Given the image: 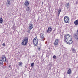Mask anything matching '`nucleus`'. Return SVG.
<instances>
[{"mask_svg":"<svg viewBox=\"0 0 78 78\" xmlns=\"http://www.w3.org/2000/svg\"><path fill=\"white\" fill-rule=\"evenodd\" d=\"M26 10L27 11H30V8L28 7L27 8H26Z\"/></svg>","mask_w":78,"mask_h":78,"instance_id":"4be33fe9","label":"nucleus"},{"mask_svg":"<svg viewBox=\"0 0 78 78\" xmlns=\"http://www.w3.org/2000/svg\"><path fill=\"white\" fill-rule=\"evenodd\" d=\"M5 45V43H4L3 44H2V46L3 47H4V46Z\"/></svg>","mask_w":78,"mask_h":78,"instance_id":"393cba45","label":"nucleus"},{"mask_svg":"<svg viewBox=\"0 0 78 78\" xmlns=\"http://www.w3.org/2000/svg\"><path fill=\"white\" fill-rule=\"evenodd\" d=\"M72 36L69 34H66L64 36V39H65V42L66 44L70 45L72 44Z\"/></svg>","mask_w":78,"mask_h":78,"instance_id":"f257e3e1","label":"nucleus"},{"mask_svg":"<svg viewBox=\"0 0 78 78\" xmlns=\"http://www.w3.org/2000/svg\"><path fill=\"white\" fill-rule=\"evenodd\" d=\"M40 38L42 39H44V34H40Z\"/></svg>","mask_w":78,"mask_h":78,"instance_id":"9d476101","label":"nucleus"},{"mask_svg":"<svg viewBox=\"0 0 78 78\" xmlns=\"http://www.w3.org/2000/svg\"><path fill=\"white\" fill-rule=\"evenodd\" d=\"M61 12V9H58V16H59V14H60V12Z\"/></svg>","mask_w":78,"mask_h":78,"instance_id":"f3484780","label":"nucleus"},{"mask_svg":"<svg viewBox=\"0 0 78 78\" xmlns=\"http://www.w3.org/2000/svg\"><path fill=\"white\" fill-rule=\"evenodd\" d=\"M3 22V19L2 18H0V23H2Z\"/></svg>","mask_w":78,"mask_h":78,"instance_id":"aec40b11","label":"nucleus"},{"mask_svg":"<svg viewBox=\"0 0 78 78\" xmlns=\"http://www.w3.org/2000/svg\"><path fill=\"white\" fill-rule=\"evenodd\" d=\"M29 26L28 28L29 30H32V28H33V25L32 24H29Z\"/></svg>","mask_w":78,"mask_h":78,"instance_id":"1a4fd4ad","label":"nucleus"},{"mask_svg":"<svg viewBox=\"0 0 78 78\" xmlns=\"http://www.w3.org/2000/svg\"><path fill=\"white\" fill-rule=\"evenodd\" d=\"M58 44H59V39H57L55 40L54 42V45L55 46H57Z\"/></svg>","mask_w":78,"mask_h":78,"instance_id":"0eeeda50","label":"nucleus"},{"mask_svg":"<svg viewBox=\"0 0 78 78\" xmlns=\"http://www.w3.org/2000/svg\"><path fill=\"white\" fill-rule=\"evenodd\" d=\"M22 62H20L18 63V65L20 67H21L22 66Z\"/></svg>","mask_w":78,"mask_h":78,"instance_id":"dca6fc26","label":"nucleus"},{"mask_svg":"<svg viewBox=\"0 0 78 78\" xmlns=\"http://www.w3.org/2000/svg\"><path fill=\"white\" fill-rule=\"evenodd\" d=\"M28 37H25L24 39H23L22 41L21 45H24V46H25V45H27L28 44Z\"/></svg>","mask_w":78,"mask_h":78,"instance_id":"f03ea898","label":"nucleus"},{"mask_svg":"<svg viewBox=\"0 0 78 78\" xmlns=\"http://www.w3.org/2000/svg\"><path fill=\"white\" fill-rule=\"evenodd\" d=\"M31 66L32 67H33V66H34V63H32L31 64Z\"/></svg>","mask_w":78,"mask_h":78,"instance_id":"5701e85b","label":"nucleus"},{"mask_svg":"<svg viewBox=\"0 0 78 78\" xmlns=\"http://www.w3.org/2000/svg\"><path fill=\"white\" fill-rule=\"evenodd\" d=\"M78 1H76V4H78Z\"/></svg>","mask_w":78,"mask_h":78,"instance_id":"cd10ccee","label":"nucleus"},{"mask_svg":"<svg viewBox=\"0 0 78 78\" xmlns=\"http://www.w3.org/2000/svg\"><path fill=\"white\" fill-rule=\"evenodd\" d=\"M51 31H52V28L50 26L47 30L46 32L47 33H50Z\"/></svg>","mask_w":78,"mask_h":78,"instance_id":"39448f33","label":"nucleus"},{"mask_svg":"<svg viewBox=\"0 0 78 78\" xmlns=\"http://www.w3.org/2000/svg\"><path fill=\"white\" fill-rule=\"evenodd\" d=\"M53 58H54V59H56V56L54 55L53 56Z\"/></svg>","mask_w":78,"mask_h":78,"instance_id":"b1692460","label":"nucleus"},{"mask_svg":"<svg viewBox=\"0 0 78 78\" xmlns=\"http://www.w3.org/2000/svg\"><path fill=\"white\" fill-rule=\"evenodd\" d=\"M37 48L39 50H41V47L39 46H37Z\"/></svg>","mask_w":78,"mask_h":78,"instance_id":"412c9836","label":"nucleus"},{"mask_svg":"<svg viewBox=\"0 0 78 78\" xmlns=\"http://www.w3.org/2000/svg\"><path fill=\"white\" fill-rule=\"evenodd\" d=\"M7 6L9 7V5H10V2H7Z\"/></svg>","mask_w":78,"mask_h":78,"instance_id":"6ab92c4d","label":"nucleus"},{"mask_svg":"<svg viewBox=\"0 0 78 78\" xmlns=\"http://www.w3.org/2000/svg\"><path fill=\"white\" fill-rule=\"evenodd\" d=\"M65 7L67 8V9H68L70 7V4L69 3H66L65 4Z\"/></svg>","mask_w":78,"mask_h":78,"instance_id":"f8f14e48","label":"nucleus"},{"mask_svg":"<svg viewBox=\"0 0 78 78\" xmlns=\"http://www.w3.org/2000/svg\"><path fill=\"white\" fill-rule=\"evenodd\" d=\"M71 50L72 52V53H75V52H76V50H75V49L73 48H71Z\"/></svg>","mask_w":78,"mask_h":78,"instance_id":"9b49d317","label":"nucleus"},{"mask_svg":"<svg viewBox=\"0 0 78 78\" xmlns=\"http://www.w3.org/2000/svg\"><path fill=\"white\" fill-rule=\"evenodd\" d=\"M74 23L75 25L77 26L78 25V20H76L74 21Z\"/></svg>","mask_w":78,"mask_h":78,"instance_id":"4468645a","label":"nucleus"},{"mask_svg":"<svg viewBox=\"0 0 78 78\" xmlns=\"http://www.w3.org/2000/svg\"><path fill=\"white\" fill-rule=\"evenodd\" d=\"M71 73H72V71L71 70V69H69L68 70L67 72L68 74L70 75V74H71Z\"/></svg>","mask_w":78,"mask_h":78,"instance_id":"2eb2a0df","label":"nucleus"},{"mask_svg":"<svg viewBox=\"0 0 78 78\" xmlns=\"http://www.w3.org/2000/svg\"><path fill=\"white\" fill-rule=\"evenodd\" d=\"M77 33L75 34L74 35V37L76 40L78 41V30H77Z\"/></svg>","mask_w":78,"mask_h":78,"instance_id":"423d86ee","label":"nucleus"},{"mask_svg":"<svg viewBox=\"0 0 78 78\" xmlns=\"http://www.w3.org/2000/svg\"><path fill=\"white\" fill-rule=\"evenodd\" d=\"M2 60L4 62H6V57L5 56L3 57Z\"/></svg>","mask_w":78,"mask_h":78,"instance_id":"ddd939ff","label":"nucleus"},{"mask_svg":"<svg viewBox=\"0 0 78 78\" xmlns=\"http://www.w3.org/2000/svg\"><path fill=\"white\" fill-rule=\"evenodd\" d=\"M30 30H28V31H27V32H28V33H30Z\"/></svg>","mask_w":78,"mask_h":78,"instance_id":"bb28decb","label":"nucleus"},{"mask_svg":"<svg viewBox=\"0 0 78 78\" xmlns=\"http://www.w3.org/2000/svg\"><path fill=\"white\" fill-rule=\"evenodd\" d=\"M3 64H4L3 62V61H2V60H0V64L2 66Z\"/></svg>","mask_w":78,"mask_h":78,"instance_id":"a211bd4d","label":"nucleus"},{"mask_svg":"<svg viewBox=\"0 0 78 78\" xmlns=\"http://www.w3.org/2000/svg\"><path fill=\"white\" fill-rule=\"evenodd\" d=\"M11 65H9V68L11 67Z\"/></svg>","mask_w":78,"mask_h":78,"instance_id":"c85d7f7f","label":"nucleus"},{"mask_svg":"<svg viewBox=\"0 0 78 78\" xmlns=\"http://www.w3.org/2000/svg\"><path fill=\"white\" fill-rule=\"evenodd\" d=\"M69 19L70 18H69L68 16H65L64 17V22L66 23H69Z\"/></svg>","mask_w":78,"mask_h":78,"instance_id":"7ed1b4c3","label":"nucleus"},{"mask_svg":"<svg viewBox=\"0 0 78 78\" xmlns=\"http://www.w3.org/2000/svg\"><path fill=\"white\" fill-rule=\"evenodd\" d=\"M24 5L26 7L28 6V5H29V2L27 0H26L24 3Z\"/></svg>","mask_w":78,"mask_h":78,"instance_id":"6e6552de","label":"nucleus"},{"mask_svg":"<svg viewBox=\"0 0 78 78\" xmlns=\"http://www.w3.org/2000/svg\"><path fill=\"white\" fill-rule=\"evenodd\" d=\"M7 2L10 3V0H7Z\"/></svg>","mask_w":78,"mask_h":78,"instance_id":"a878e982","label":"nucleus"},{"mask_svg":"<svg viewBox=\"0 0 78 78\" xmlns=\"http://www.w3.org/2000/svg\"><path fill=\"white\" fill-rule=\"evenodd\" d=\"M39 42V40L38 39H37L36 40V38H34V39L33 40V43L34 44V45H37L38 44V42Z\"/></svg>","mask_w":78,"mask_h":78,"instance_id":"20e7f679","label":"nucleus"}]
</instances>
